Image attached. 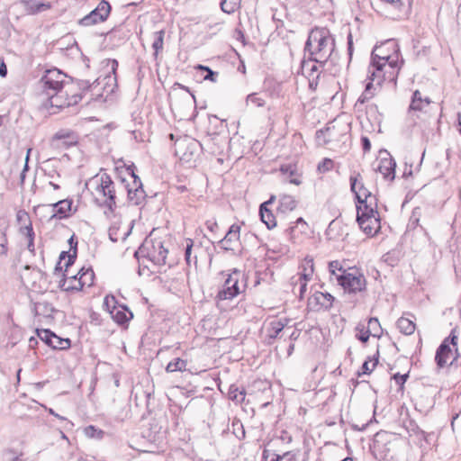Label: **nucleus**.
Segmentation results:
<instances>
[{"label":"nucleus","mask_w":461,"mask_h":461,"mask_svg":"<svg viewBox=\"0 0 461 461\" xmlns=\"http://www.w3.org/2000/svg\"><path fill=\"white\" fill-rule=\"evenodd\" d=\"M335 49V39L326 27L312 29L304 45V53H308L311 61H315L324 68L328 64Z\"/></svg>","instance_id":"f257e3e1"},{"label":"nucleus","mask_w":461,"mask_h":461,"mask_svg":"<svg viewBox=\"0 0 461 461\" xmlns=\"http://www.w3.org/2000/svg\"><path fill=\"white\" fill-rule=\"evenodd\" d=\"M399 63L398 54L380 55L375 49L371 54V63L368 68V79L376 81V86H380L384 81L396 82L401 65Z\"/></svg>","instance_id":"f03ea898"},{"label":"nucleus","mask_w":461,"mask_h":461,"mask_svg":"<svg viewBox=\"0 0 461 461\" xmlns=\"http://www.w3.org/2000/svg\"><path fill=\"white\" fill-rule=\"evenodd\" d=\"M369 207L366 205L363 207H358L357 209V221L360 227V229L369 236H374L376 234L380 228V217L377 212V205L369 212Z\"/></svg>","instance_id":"7ed1b4c3"},{"label":"nucleus","mask_w":461,"mask_h":461,"mask_svg":"<svg viewBox=\"0 0 461 461\" xmlns=\"http://www.w3.org/2000/svg\"><path fill=\"white\" fill-rule=\"evenodd\" d=\"M95 273L91 267H82L77 275L72 276L69 278V284L66 278L59 281V287L64 291H79L84 286H92L94 285Z\"/></svg>","instance_id":"20e7f679"},{"label":"nucleus","mask_w":461,"mask_h":461,"mask_svg":"<svg viewBox=\"0 0 461 461\" xmlns=\"http://www.w3.org/2000/svg\"><path fill=\"white\" fill-rule=\"evenodd\" d=\"M336 280L348 294L363 292L366 285L364 275L357 270L343 271V274L336 276Z\"/></svg>","instance_id":"39448f33"},{"label":"nucleus","mask_w":461,"mask_h":461,"mask_svg":"<svg viewBox=\"0 0 461 461\" xmlns=\"http://www.w3.org/2000/svg\"><path fill=\"white\" fill-rule=\"evenodd\" d=\"M140 251L146 252V257L157 266H164L167 263L168 250L159 239L146 240L140 248Z\"/></svg>","instance_id":"423d86ee"},{"label":"nucleus","mask_w":461,"mask_h":461,"mask_svg":"<svg viewBox=\"0 0 461 461\" xmlns=\"http://www.w3.org/2000/svg\"><path fill=\"white\" fill-rule=\"evenodd\" d=\"M96 193L102 196V205L107 207L113 212L116 207L115 186L111 176L104 173L99 176V184L95 189Z\"/></svg>","instance_id":"0eeeda50"},{"label":"nucleus","mask_w":461,"mask_h":461,"mask_svg":"<svg viewBox=\"0 0 461 461\" xmlns=\"http://www.w3.org/2000/svg\"><path fill=\"white\" fill-rule=\"evenodd\" d=\"M67 75L58 68L48 69L41 79L42 88L46 95L61 93L68 84Z\"/></svg>","instance_id":"6e6552de"},{"label":"nucleus","mask_w":461,"mask_h":461,"mask_svg":"<svg viewBox=\"0 0 461 461\" xmlns=\"http://www.w3.org/2000/svg\"><path fill=\"white\" fill-rule=\"evenodd\" d=\"M110 13V4L106 0H102L94 10L80 19L78 23L82 26H91L103 23L107 20Z\"/></svg>","instance_id":"1a4fd4ad"},{"label":"nucleus","mask_w":461,"mask_h":461,"mask_svg":"<svg viewBox=\"0 0 461 461\" xmlns=\"http://www.w3.org/2000/svg\"><path fill=\"white\" fill-rule=\"evenodd\" d=\"M240 272L233 270L231 274L228 275V277L222 285V288L218 292L216 298L220 301L231 300L236 297L240 293V289L239 286V276Z\"/></svg>","instance_id":"9d476101"},{"label":"nucleus","mask_w":461,"mask_h":461,"mask_svg":"<svg viewBox=\"0 0 461 461\" xmlns=\"http://www.w3.org/2000/svg\"><path fill=\"white\" fill-rule=\"evenodd\" d=\"M77 143V137L71 130H59L57 131L50 140L52 148L57 149H68Z\"/></svg>","instance_id":"9b49d317"},{"label":"nucleus","mask_w":461,"mask_h":461,"mask_svg":"<svg viewBox=\"0 0 461 461\" xmlns=\"http://www.w3.org/2000/svg\"><path fill=\"white\" fill-rule=\"evenodd\" d=\"M38 337L54 349H65L70 347L69 339H61L50 330H37Z\"/></svg>","instance_id":"f8f14e48"},{"label":"nucleus","mask_w":461,"mask_h":461,"mask_svg":"<svg viewBox=\"0 0 461 461\" xmlns=\"http://www.w3.org/2000/svg\"><path fill=\"white\" fill-rule=\"evenodd\" d=\"M200 144L195 140L184 139L176 142V154L182 160L190 161L197 152Z\"/></svg>","instance_id":"ddd939ff"},{"label":"nucleus","mask_w":461,"mask_h":461,"mask_svg":"<svg viewBox=\"0 0 461 461\" xmlns=\"http://www.w3.org/2000/svg\"><path fill=\"white\" fill-rule=\"evenodd\" d=\"M46 95L50 101V105L52 107H57V108H64V107H68L70 105L77 104L82 99L81 94H75V95H72L70 97L67 96L66 98H64V95H63L62 91H61V93H59V94L52 93V94Z\"/></svg>","instance_id":"4468645a"},{"label":"nucleus","mask_w":461,"mask_h":461,"mask_svg":"<svg viewBox=\"0 0 461 461\" xmlns=\"http://www.w3.org/2000/svg\"><path fill=\"white\" fill-rule=\"evenodd\" d=\"M396 162L393 158L387 154L386 157L381 158L376 170L381 173L384 179L393 181L395 177Z\"/></svg>","instance_id":"2eb2a0df"},{"label":"nucleus","mask_w":461,"mask_h":461,"mask_svg":"<svg viewBox=\"0 0 461 461\" xmlns=\"http://www.w3.org/2000/svg\"><path fill=\"white\" fill-rule=\"evenodd\" d=\"M355 196L357 201V209L366 205V207H369L367 211L371 212L377 205L376 197L366 186L362 187L361 191H357Z\"/></svg>","instance_id":"dca6fc26"},{"label":"nucleus","mask_w":461,"mask_h":461,"mask_svg":"<svg viewBox=\"0 0 461 461\" xmlns=\"http://www.w3.org/2000/svg\"><path fill=\"white\" fill-rule=\"evenodd\" d=\"M276 199L275 195H272L268 201L264 202L259 206V215L263 223L266 224L268 230H272L276 226V220L273 212L267 208L268 204H271Z\"/></svg>","instance_id":"f3484780"},{"label":"nucleus","mask_w":461,"mask_h":461,"mask_svg":"<svg viewBox=\"0 0 461 461\" xmlns=\"http://www.w3.org/2000/svg\"><path fill=\"white\" fill-rule=\"evenodd\" d=\"M240 227L237 224H232L224 238L221 240V244L225 250H235L234 245L240 240Z\"/></svg>","instance_id":"a211bd4d"},{"label":"nucleus","mask_w":461,"mask_h":461,"mask_svg":"<svg viewBox=\"0 0 461 461\" xmlns=\"http://www.w3.org/2000/svg\"><path fill=\"white\" fill-rule=\"evenodd\" d=\"M321 65L315 61H311V59L309 58V60H303L302 62V73L309 77V84L311 87H313V85L317 86V82H315V79L319 78Z\"/></svg>","instance_id":"6ab92c4d"},{"label":"nucleus","mask_w":461,"mask_h":461,"mask_svg":"<svg viewBox=\"0 0 461 461\" xmlns=\"http://www.w3.org/2000/svg\"><path fill=\"white\" fill-rule=\"evenodd\" d=\"M72 201L68 199L59 200L58 202L51 203L53 213L50 216V220L54 218L65 219L69 214L68 212L71 210Z\"/></svg>","instance_id":"aec40b11"},{"label":"nucleus","mask_w":461,"mask_h":461,"mask_svg":"<svg viewBox=\"0 0 461 461\" xmlns=\"http://www.w3.org/2000/svg\"><path fill=\"white\" fill-rule=\"evenodd\" d=\"M25 13L29 15H34L39 13L49 10L51 5L50 3L39 2L36 0H21Z\"/></svg>","instance_id":"412c9836"},{"label":"nucleus","mask_w":461,"mask_h":461,"mask_svg":"<svg viewBox=\"0 0 461 461\" xmlns=\"http://www.w3.org/2000/svg\"><path fill=\"white\" fill-rule=\"evenodd\" d=\"M450 353L451 348L448 346V339H445L436 351L435 361L438 368L446 366Z\"/></svg>","instance_id":"4be33fe9"},{"label":"nucleus","mask_w":461,"mask_h":461,"mask_svg":"<svg viewBox=\"0 0 461 461\" xmlns=\"http://www.w3.org/2000/svg\"><path fill=\"white\" fill-rule=\"evenodd\" d=\"M297 206V201L294 196L289 194H281L279 196V204L277 212L280 214H286L294 211Z\"/></svg>","instance_id":"5701e85b"},{"label":"nucleus","mask_w":461,"mask_h":461,"mask_svg":"<svg viewBox=\"0 0 461 461\" xmlns=\"http://www.w3.org/2000/svg\"><path fill=\"white\" fill-rule=\"evenodd\" d=\"M135 189L133 188H130L128 190V199L129 201L134 204V205H139L140 204L145 197H146V194H145V191L143 189V186H142V183L141 182H135Z\"/></svg>","instance_id":"b1692460"},{"label":"nucleus","mask_w":461,"mask_h":461,"mask_svg":"<svg viewBox=\"0 0 461 461\" xmlns=\"http://www.w3.org/2000/svg\"><path fill=\"white\" fill-rule=\"evenodd\" d=\"M111 316L117 323L124 324L133 318V313L125 305L119 304Z\"/></svg>","instance_id":"393cba45"},{"label":"nucleus","mask_w":461,"mask_h":461,"mask_svg":"<svg viewBox=\"0 0 461 461\" xmlns=\"http://www.w3.org/2000/svg\"><path fill=\"white\" fill-rule=\"evenodd\" d=\"M281 173L291 184L299 185L302 183L301 175L297 172L295 165L287 164L280 167Z\"/></svg>","instance_id":"a878e982"},{"label":"nucleus","mask_w":461,"mask_h":461,"mask_svg":"<svg viewBox=\"0 0 461 461\" xmlns=\"http://www.w3.org/2000/svg\"><path fill=\"white\" fill-rule=\"evenodd\" d=\"M429 104L430 100L428 97L423 98L421 93L419 90H415L411 97L409 111H422Z\"/></svg>","instance_id":"bb28decb"},{"label":"nucleus","mask_w":461,"mask_h":461,"mask_svg":"<svg viewBox=\"0 0 461 461\" xmlns=\"http://www.w3.org/2000/svg\"><path fill=\"white\" fill-rule=\"evenodd\" d=\"M312 300L315 301L316 304L320 305V308L328 310L331 308L334 297L329 293L316 292L312 295Z\"/></svg>","instance_id":"cd10ccee"},{"label":"nucleus","mask_w":461,"mask_h":461,"mask_svg":"<svg viewBox=\"0 0 461 461\" xmlns=\"http://www.w3.org/2000/svg\"><path fill=\"white\" fill-rule=\"evenodd\" d=\"M33 312L36 316H43L45 318L52 317L54 307L47 301L35 303Z\"/></svg>","instance_id":"c85d7f7f"},{"label":"nucleus","mask_w":461,"mask_h":461,"mask_svg":"<svg viewBox=\"0 0 461 461\" xmlns=\"http://www.w3.org/2000/svg\"><path fill=\"white\" fill-rule=\"evenodd\" d=\"M377 86H376V81H372L371 79H369V82L366 85L364 92L357 101V105L358 104H365L366 102L372 99L375 95V91L376 90Z\"/></svg>","instance_id":"c756f323"},{"label":"nucleus","mask_w":461,"mask_h":461,"mask_svg":"<svg viewBox=\"0 0 461 461\" xmlns=\"http://www.w3.org/2000/svg\"><path fill=\"white\" fill-rule=\"evenodd\" d=\"M228 395L231 401L241 403L245 400L246 392L243 388L240 389L236 384H231L229 388Z\"/></svg>","instance_id":"7c9ffc66"},{"label":"nucleus","mask_w":461,"mask_h":461,"mask_svg":"<svg viewBox=\"0 0 461 461\" xmlns=\"http://www.w3.org/2000/svg\"><path fill=\"white\" fill-rule=\"evenodd\" d=\"M397 328L402 334L411 335L415 330V324L411 320L401 317L397 321Z\"/></svg>","instance_id":"2f4dec72"},{"label":"nucleus","mask_w":461,"mask_h":461,"mask_svg":"<svg viewBox=\"0 0 461 461\" xmlns=\"http://www.w3.org/2000/svg\"><path fill=\"white\" fill-rule=\"evenodd\" d=\"M154 41L152 43V49L154 50V58L157 59L158 53L163 50L164 46V36L165 31L160 30L153 33Z\"/></svg>","instance_id":"473e14b6"},{"label":"nucleus","mask_w":461,"mask_h":461,"mask_svg":"<svg viewBox=\"0 0 461 461\" xmlns=\"http://www.w3.org/2000/svg\"><path fill=\"white\" fill-rule=\"evenodd\" d=\"M333 129L334 127H331L330 124H328L324 129L317 131L316 139L320 144L325 145L331 141V131Z\"/></svg>","instance_id":"72a5a7b5"},{"label":"nucleus","mask_w":461,"mask_h":461,"mask_svg":"<svg viewBox=\"0 0 461 461\" xmlns=\"http://www.w3.org/2000/svg\"><path fill=\"white\" fill-rule=\"evenodd\" d=\"M186 366H187L186 360H184L180 357H176L167 364V366L166 367V371L167 373H173V372H176V371L182 372V371L185 370Z\"/></svg>","instance_id":"f704fd0d"},{"label":"nucleus","mask_w":461,"mask_h":461,"mask_svg":"<svg viewBox=\"0 0 461 461\" xmlns=\"http://www.w3.org/2000/svg\"><path fill=\"white\" fill-rule=\"evenodd\" d=\"M285 324L281 321H275L270 322L267 329V336L270 339H276L278 335L284 330Z\"/></svg>","instance_id":"c9c22d12"},{"label":"nucleus","mask_w":461,"mask_h":461,"mask_svg":"<svg viewBox=\"0 0 461 461\" xmlns=\"http://www.w3.org/2000/svg\"><path fill=\"white\" fill-rule=\"evenodd\" d=\"M241 0H221L220 5L222 12L233 14L240 6Z\"/></svg>","instance_id":"e433bc0d"},{"label":"nucleus","mask_w":461,"mask_h":461,"mask_svg":"<svg viewBox=\"0 0 461 461\" xmlns=\"http://www.w3.org/2000/svg\"><path fill=\"white\" fill-rule=\"evenodd\" d=\"M367 330H371V336L380 338L382 328L377 318L372 317L368 320Z\"/></svg>","instance_id":"4c0bfd02"},{"label":"nucleus","mask_w":461,"mask_h":461,"mask_svg":"<svg viewBox=\"0 0 461 461\" xmlns=\"http://www.w3.org/2000/svg\"><path fill=\"white\" fill-rule=\"evenodd\" d=\"M349 182L350 189L354 194L357 193V191H361L362 187L365 186L359 173H354V175H351L349 177Z\"/></svg>","instance_id":"58836bf2"},{"label":"nucleus","mask_w":461,"mask_h":461,"mask_svg":"<svg viewBox=\"0 0 461 461\" xmlns=\"http://www.w3.org/2000/svg\"><path fill=\"white\" fill-rule=\"evenodd\" d=\"M294 225L291 226L289 229H287V231L291 235V238H294V231L296 229H299L300 232L303 233L306 232L308 229L307 222L303 220V218L299 217L294 222Z\"/></svg>","instance_id":"ea45409f"},{"label":"nucleus","mask_w":461,"mask_h":461,"mask_svg":"<svg viewBox=\"0 0 461 461\" xmlns=\"http://www.w3.org/2000/svg\"><path fill=\"white\" fill-rule=\"evenodd\" d=\"M3 455L6 461H23L21 457L23 456V453L13 447L5 449Z\"/></svg>","instance_id":"a19ab883"},{"label":"nucleus","mask_w":461,"mask_h":461,"mask_svg":"<svg viewBox=\"0 0 461 461\" xmlns=\"http://www.w3.org/2000/svg\"><path fill=\"white\" fill-rule=\"evenodd\" d=\"M303 272L301 274L299 279H305L309 280L311 279L312 273H313V260L305 258L303 264Z\"/></svg>","instance_id":"79ce46f5"},{"label":"nucleus","mask_w":461,"mask_h":461,"mask_svg":"<svg viewBox=\"0 0 461 461\" xmlns=\"http://www.w3.org/2000/svg\"><path fill=\"white\" fill-rule=\"evenodd\" d=\"M356 330L357 333L356 334V338L363 343L368 341L369 337L371 336V330H367L363 324H357L356 327Z\"/></svg>","instance_id":"37998d69"},{"label":"nucleus","mask_w":461,"mask_h":461,"mask_svg":"<svg viewBox=\"0 0 461 461\" xmlns=\"http://www.w3.org/2000/svg\"><path fill=\"white\" fill-rule=\"evenodd\" d=\"M421 215L420 208L416 207L412 210L411 215L409 220L408 229H415L420 222V218Z\"/></svg>","instance_id":"c03bdc74"},{"label":"nucleus","mask_w":461,"mask_h":461,"mask_svg":"<svg viewBox=\"0 0 461 461\" xmlns=\"http://www.w3.org/2000/svg\"><path fill=\"white\" fill-rule=\"evenodd\" d=\"M118 302L113 295H106L104 300V307L109 313L113 312V310L117 309Z\"/></svg>","instance_id":"a18cd8bd"},{"label":"nucleus","mask_w":461,"mask_h":461,"mask_svg":"<svg viewBox=\"0 0 461 461\" xmlns=\"http://www.w3.org/2000/svg\"><path fill=\"white\" fill-rule=\"evenodd\" d=\"M196 69L207 72V74L203 77V80L216 82L217 77H218V72L212 71L209 67H206L203 65L196 66Z\"/></svg>","instance_id":"49530a36"},{"label":"nucleus","mask_w":461,"mask_h":461,"mask_svg":"<svg viewBox=\"0 0 461 461\" xmlns=\"http://www.w3.org/2000/svg\"><path fill=\"white\" fill-rule=\"evenodd\" d=\"M254 104L257 107H263L266 104L265 100L258 95L256 93L249 94L246 98V104Z\"/></svg>","instance_id":"de8ad7c7"},{"label":"nucleus","mask_w":461,"mask_h":461,"mask_svg":"<svg viewBox=\"0 0 461 461\" xmlns=\"http://www.w3.org/2000/svg\"><path fill=\"white\" fill-rule=\"evenodd\" d=\"M0 254L6 255L7 253V237H6V229H0Z\"/></svg>","instance_id":"09e8293b"},{"label":"nucleus","mask_w":461,"mask_h":461,"mask_svg":"<svg viewBox=\"0 0 461 461\" xmlns=\"http://www.w3.org/2000/svg\"><path fill=\"white\" fill-rule=\"evenodd\" d=\"M134 167H135V166H134V165H132V166H131V167H129L127 168V171L129 172L130 176H131V178L132 179V183H131V184H127V185H125V189H126V191H127V192H128V190H129L130 188H133V189H135V186H136V185H135V182H137V181H138V182H141V181H140V177L135 174V172H134Z\"/></svg>","instance_id":"8fccbe9b"},{"label":"nucleus","mask_w":461,"mask_h":461,"mask_svg":"<svg viewBox=\"0 0 461 461\" xmlns=\"http://www.w3.org/2000/svg\"><path fill=\"white\" fill-rule=\"evenodd\" d=\"M95 84H99L98 79L90 83L88 80H77V87L82 91L90 90L92 88H95Z\"/></svg>","instance_id":"3c124183"},{"label":"nucleus","mask_w":461,"mask_h":461,"mask_svg":"<svg viewBox=\"0 0 461 461\" xmlns=\"http://www.w3.org/2000/svg\"><path fill=\"white\" fill-rule=\"evenodd\" d=\"M103 431L100 429H97L95 426L89 425L85 429V434L88 438H101L103 435Z\"/></svg>","instance_id":"603ef678"},{"label":"nucleus","mask_w":461,"mask_h":461,"mask_svg":"<svg viewBox=\"0 0 461 461\" xmlns=\"http://www.w3.org/2000/svg\"><path fill=\"white\" fill-rule=\"evenodd\" d=\"M377 363H378V357H375L374 359V363L371 367L369 366V360L365 361L361 366V372H358V376H360L362 374H365V375L370 374L372 372V370L375 368V366L377 365Z\"/></svg>","instance_id":"864d4df0"},{"label":"nucleus","mask_w":461,"mask_h":461,"mask_svg":"<svg viewBox=\"0 0 461 461\" xmlns=\"http://www.w3.org/2000/svg\"><path fill=\"white\" fill-rule=\"evenodd\" d=\"M333 167V161L330 158H324L319 165L318 170L321 173L328 172Z\"/></svg>","instance_id":"5fc2aeb1"},{"label":"nucleus","mask_w":461,"mask_h":461,"mask_svg":"<svg viewBox=\"0 0 461 461\" xmlns=\"http://www.w3.org/2000/svg\"><path fill=\"white\" fill-rule=\"evenodd\" d=\"M66 257H68V261L65 264V266H66V270L65 271H68V267H70L71 265H73V263H74V261L76 259V257H77L76 250L74 251L73 254H68V252H67V251H62L60 253V256H59V260L64 259Z\"/></svg>","instance_id":"6e6d98bb"},{"label":"nucleus","mask_w":461,"mask_h":461,"mask_svg":"<svg viewBox=\"0 0 461 461\" xmlns=\"http://www.w3.org/2000/svg\"><path fill=\"white\" fill-rule=\"evenodd\" d=\"M66 257H68V261L65 264V266H66V270L65 271H68V267H70L71 265H73V263H74V261L76 259V257H77L76 250L74 251L73 254H68V252H67V251H62L60 253V256H59V260L64 259Z\"/></svg>","instance_id":"4d7b16f0"},{"label":"nucleus","mask_w":461,"mask_h":461,"mask_svg":"<svg viewBox=\"0 0 461 461\" xmlns=\"http://www.w3.org/2000/svg\"><path fill=\"white\" fill-rule=\"evenodd\" d=\"M192 249H193V240L189 239L186 240V246H185V259L188 266H191V263H192V258H191Z\"/></svg>","instance_id":"13d9d810"},{"label":"nucleus","mask_w":461,"mask_h":461,"mask_svg":"<svg viewBox=\"0 0 461 461\" xmlns=\"http://www.w3.org/2000/svg\"><path fill=\"white\" fill-rule=\"evenodd\" d=\"M329 269L331 275L335 276L338 275L336 274V271L341 272V274H343V271H345L344 269H342L341 264L338 260L330 262Z\"/></svg>","instance_id":"bf43d9fd"},{"label":"nucleus","mask_w":461,"mask_h":461,"mask_svg":"<svg viewBox=\"0 0 461 461\" xmlns=\"http://www.w3.org/2000/svg\"><path fill=\"white\" fill-rule=\"evenodd\" d=\"M409 377V374L401 375L399 373L394 374L393 376V379L395 381L396 384H398L401 388L403 387L404 383L406 382L407 378Z\"/></svg>","instance_id":"052dcab7"},{"label":"nucleus","mask_w":461,"mask_h":461,"mask_svg":"<svg viewBox=\"0 0 461 461\" xmlns=\"http://www.w3.org/2000/svg\"><path fill=\"white\" fill-rule=\"evenodd\" d=\"M111 70L113 74V77H112L111 76H109L108 80H113L114 82H116V70L118 68V61L116 59H113L111 61Z\"/></svg>","instance_id":"680f3d73"},{"label":"nucleus","mask_w":461,"mask_h":461,"mask_svg":"<svg viewBox=\"0 0 461 461\" xmlns=\"http://www.w3.org/2000/svg\"><path fill=\"white\" fill-rule=\"evenodd\" d=\"M448 339V346L450 347V344L456 347L457 345V336L456 335V330H452L449 336L447 338Z\"/></svg>","instance_id":"e2e57ef3"},{"label":"nucleus","mask_w":461,"mask_h":461,"mask_svg":"<svg viewBox=\"0 0 461 461\" xmlns=\"http://www.w3.org/2000/svg\"><path fill=\"white\" fill-rule=\"evenodd\" d=\"M118 231H119V229H116V228H111L109 230V238L113 242H117L119 240V237L117 235Z\"/></svg>","instance_id":"0e129e2a"},{"label":"nucleus","mask_w":461,"mask_h":461,"mask_svg":"<svg viewBox=\"0 0 461 461\" xmlns=\"http://www.w3.org/2000/svg\"><path fill=\"white\" fill-rule=\"evenodd\" d=\"M32 230H33L32 224L31 221H28V224L20 228V233L25 236L29 232H31Z\"/></svg>","instance_id":"69168bd1"},{"label":"nucleus","mask_w":461,"mask_h":461,"mask_svg":"<svg viewBox=\"0 0 461 461\" xmlns=\"http://www.w3.org/2000/svg\"><path fill=\"white\" fill-rule=\"evenodd\" d=\"M362 147L365 152L369 151L371 149V143L367 137L361 138Z\"/></svg>","instance_id":"338daca9"},{"label":"nucleus","mask_w":461,"mask_h":461,"mask_svg":"<svg viewBox=\"0 0 461 461\" xmlns=\"http://www.w3.org/2000/svg\"><path fill=\"white\" fill-rule=\"evenodd\" d=\"M17 220L18 221H30L28 213L24 211H19L17 212Z\"/></svg>","instance_id":"774afa93"}]
</instances>
